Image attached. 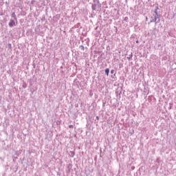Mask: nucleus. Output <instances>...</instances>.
Segmentation results:
<instances>
[{
  "instance_id": "4",
  "label": "nucleus",
  "mask_w": 176,
  "mask_h": 176,
  "mask_svg": "<svg viewBox=\"0 0 176 176\" xmlns=\"http://www.w3.org/2000/svg\"><path fill=\"white\" fill-rule=\"evenodd\" d=\"M12 17H13V19H14V20H17V16H16V13L13 12L12 14Z\"/></svg>"
},
{
  "instance_id": "10",
  "label": "nucleus",
  "mask_w": 176,
  "mask_h": 176,
  "mask_svg": "<svg viewBox=\"0 0 176 176\" xmlns=\"http://www.w3.org/2000/svg\"><path fill=\"white\" fill-rule=\"evenodd\" d=\"M2 14H3V13L2 12V11H0V16H2Z\"/></svg>"
},
{
  "instance_id": "12",
  "label": "nucleus",
  "mask_w": 176,
  "mask_h": 176,
  "mask_svg": "<svg viewBox=\"0 0 176 176\" xmlns=\"http://www.w3.org/2000/svg\"><path fill=\"white\" fill-rule=\"evenodd\" d=\"M96 119H97V120H100V117L97 116Z\"/></svg>"
},
{
  "instance_id": "6",
  "label": "nucleus",
  "mask_w": 176,
  "mask_h": 176,
  "mask_svg": "<svg viewBox=\"0 0 176 176\" xmlns=\"http://www.w3.org/2000/svg\"><path fill=\"white\" fill-rule=\"evenodd\" d=\"M70 156H71L72 157H74V156H75V152H74V151H70Z\"/></svg>"
},
{
  "instance_id": "15",
  "label": "nucleus",
  "mask_w": 176,
  "mask_h": 176,
  "mask_svg": "<svg viewBox=\"0 0 176 176\" xmlns=\"http://www.w3.org/2000/svg\"><path fill=\"white\" fill-rule=\"evenodd\" d=\"M146 20H148V17L146 18Z\"/></svg>"
},
{
  "instance_id": "16",
  "label": "nucleus",
  "mask_w": 176,
  "mask_h": 176,
  "mask_svg": "<svg viewBox=\"0 0 176 176\" xmlns=\"http://www.w3.org/2000/svg\"><path fill=\"white\" fill-rule=\"evenodd\" d=\"M129 60H130V58H128Z\"/></svg>"
},
{
  "instance_id": "9",
  "label": "nucleus",
  "mask_w": 176,
  "mask_h": 176,
  "mask_svg": "<svg viewBox=\"0 0 176 176\" xmlns=\"http://www.w3.org/2000/svg\"><path fill=\"white\" fill-rule=\"evenodd\" d=\"M69 129H72V127H74V125H69Z\"/></svg>"
},
{
  "instance_id": "13",
  "label": "nucleus",
  "mask_w": 176,
  "mask_h": 176,
  "mask_svg": "<svg viewBox=\"0 0 176 176\" xmlns=\"http://www.w3.org/2000/svg\"><path fill=\"white\" fill-rule=\"evenodd\" d=\"M34 2H35V1H32L31 3H32V5H34Z\"/></svg>"
},
{
  "instance_id": "3",
  "label": "nucleus",
  "mask_w": 176,
  "mask_h": 176,
  "mask_svg": "<svg viewBox=\"0 0 176 176\" xmlns=\"http://www.w3.org/2000/svg\"><path fill=\"white\" fill-rule=\"evenodd\" d=\"M8 25L9 27H10V28H12V27H14V25H16V22L14 20L11 19L8 23Z\"/></svg>"
},
{
  "instance_id": "2",
  "label": "nucleus",
  "mask_w": 176,
  "mask_h": 176,
  "mask_svg": "<svg viewBox=\"0 0 176 176\" xmlns=\"http://www.w3.org/2000/svg\"><path fill=\"white\" fill-rule=\"evenodd\" d=\"M91 9L92 10H97V9H101V3H100V0H93Z\"/></svg>"
},
{
  "instance_id": "14",
  "label": "nucleus",
  "mask_w": 176,
  "mask_h": 176,
  "mask_svg": "<svg viewBox=\"0 0 176 176\" xmlns=\"http://www.w3.org/2000/svg\"><path fill=\"white\" fill-rule=\"evenodd\" d=\"M136 43H138V41H136Z\"/></svg>"
},
{
  "instance_id": "7",
  "label": "nucleus",
  "mask_w": 176,
  "mask_h": 176,
  "mask_svg": "<svg viewBox=\"0 0 176 176\" xmlns=\"http://www.w3.org/2000/svg\"><path fill=\"white\" fill-rule=\"evenodd\" d=\"M111 74H115V70H113V69L111 70Z\"/></svg>"
},
{
  "instance_id": "11",
  "label": "nucleus",
  "mask_w": 176,
  "mask_h": 176,
  "mask_svg": "<svg viewBox=\"0 0 176 176\" xmlns=\"http://www.w3.org/2000/svg\"><path fill=\"white\" fill-rule=\"evenodd\" d=\"M81 47H82V50H85V47H83V45H81Z\"/></svg>"
},
{
  "instance_id": "1",
  "label": "nucleus",
  "mask_w": 176,
  "mask_h": 176,
  "mask_svg": "<svg viewBox=\"0 0 176 176\" xmlns=\"http://www.w3.org/2000/svg\"><path fill=\"white\" fill-rule=\"evenodd\" d=\"M157 10H159V6H156L154 11H152L153 16L150 19V23L157 24L160 21V16L157 14Z\"/></svg>"
},
{
  "instance_id": "8",
  "label": "nucleus",
  "mask_w": 176,
  "mask_h": 176,
  "mask_svg": "<svg viewBox=\"0 0 176 176\" xmlns=\"http://www.w3.org/2000/svg\"><path fill=\"white\" fill-rule=\"evenodd\" d=\"M8 47H9L10 49H12V44L9 43V44H8Z\"/></svg>"
},
{
  "instance_id": "5",
  "label": "nucleus",
  "mask_w": 176,
  "mask_h": 176,
  "mask_svg": "<svg viewBox=\"0 0 176 176\" xmlns=\"http://www.w3.org/2000/svg\"><path fill=\"white\" fill-rule=\"evenodd\" d=\"M105 74L107 76H109V69H105Z\"/></svg>"
}]
</instances>
